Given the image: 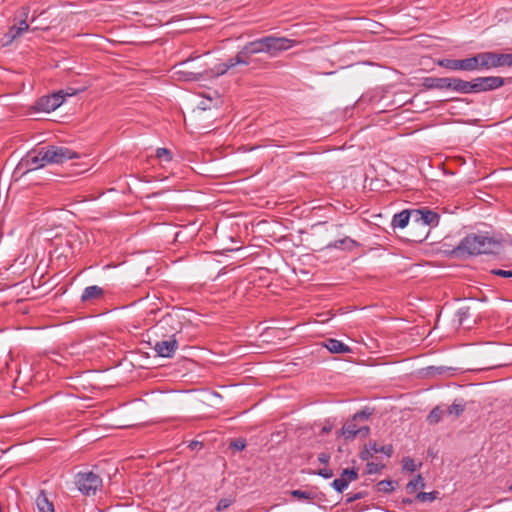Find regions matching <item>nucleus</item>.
Listing matches in <instances>:
<instances>
[{
  "instance_id": "c03bdc74",
  "label": "nucleus",
  "mask_w": 512,
  "mask_h": 512,
  "mask_svg": "<svg viewBox=\"0 0 512 512\" xmlns=\"http://www.w3.org/2000/svg\"><path fill=\"white\" fill-rule=\"evenodd\" d=\"M197 444V442H192L190 446L196 447Z\"/></svg>"
},
{
  "instance_id": "4468645a",
  "label": "nucleus",
  "mask_w": 512,
  "mask_h": 512,
  "mask_svg": "<svg viewBox=\"0 0 512 512\" xmlns=\"http://www.w3.org/2000/svg\"><path fill=\"white\" fill-rule=\"evenodd\" d=\"M64 102V91H58L50 96L41 98L38 102V106L44 111H54L62 105Z\"/></svg>"
},
{
  "instance_id": "7c9ffc66",
  "label": "nucleus",
  "mask_w": 512,
  "mask_h": 512,
  "mask_svg": "<svg viewBox=\"0 0 512 512\" xmlns=\"http://www.w3.org/2000/svg\"><path fill=\"white\" fill-rule=\"evenodd\" d=\"M402 463H403V469L404 470H407V471H410V472H414V471L417 470V464L410 457L404 458Z\"/></svg>"
},
{
  "instance_id": "e433bc0d",
  "label": "nucleus",
  "mask_w": 512,
  "mask_h": 512,
  "mask_svg": "<svg viewBox=\"0 0 512 512\" xmlns=\"http://www.w3.org/2000/svg\"><path fill=\"white\" fill-rule=\"evenodd\" d=\"M317 474L323 478H331L333 476V471L331 469H320Z\"/></svg>"
},
{
  "instance_id": "dca6fc26",
  "label": "nucleus",
  "mask_w": 512,
  "mask_h": 512,
  "mask_svg": "<svg viewBox=\"0 0 512 512\" xmlns=\"http://www.w3.org/2000/svg\"><path fill=\"white\" fill-rule=\"evenodd\" d=\"M19 166L25 168L26 171H32L42 168V160L38 155V150H33L27 153V155L20 161Z\"/></svg>"
},
{
  "instance_id": "ea45409f",
  "label": "nucleus",
  "mask_w": 512,
  "mask_h": 512,
  "mask_svg": "<svg viewBox=\"0 0 512 512\" xmlns=\"http://www.w3.org/2000/svg\"><path fill=\"white\" fill-rule=\"evenodd\" d=\"M373 456V452L371 451V448L368 446L367 449H365L362 453H361V459L362 460H368L370 457Z\"/></svg>"
},
{
  "instance_id": "a211bd4d",
  "label": "nucleus",
  "mask_w": 512,
  "mask_h": 512,
  "mask_svg": "<svg viewBox=\"0 0 512 512\" xmlns=\"http://www.w3.org/2000/svg\"><path fill=\"white\" fill-rule=\"evenodd\" d=\"M324 347L327 348L328 351L335 354H344L349 353L351 351L350 347L344 344L343 342L329 338L324 342Z\"/></svg>"
},
{
  "instance_id": "6e6552de",
  "label": "nucleus",
  "mask_w": 512,
  "mask_h": 512,
  "mask_svg": "<svg viewBox=\"0 0 512 512\" xmlns=\"http://www.w3.org/2000/svg\"><path fill=\"white\" fill-rule=\"evenodd\" d=\"M264 39V53L270 57H276L281 52L287 51L297 44L296 40L286 37L266 36Z\"/></svg>"
},
{
  "instance_id": "79ce46f5",
  "label": "nucleus",
  "mask_w": 512,
  "mask_h": 512,
  "mask_svg": "<svg viewBox=\"0 0 512 512\" xmlns=\"http://www.w3.org/2000/svg\"><path fill=\"white\" fill-rule=\"evenodd\" d=\"M329 459H330V456L327 453H320L318 455L319 462H321L323 464L328 463Z\"/></svg>"
},
{
  "instance_id": "393cba45",
  "label": "nucleus",
  "mask_w": 512,
  "mask_h": 512,
  "mask_svg": "<svg viewBox=\"0 0 512 512\" xmlns=\"http://www.w3.org/2000/svg\"><path fill=\"white\" fill-rule=\"evenodd\" d=\"M444 415V411L440 407H435L427 416V421L430 424H436L438 423L442 416Z\"/></svg>"
},
{
  "instance_id": "39448f33",
  "label": "nucleus",
  "mask_w": 512,
  "mask_h": 512,
  "mask_svg": "<svg viewBox=\"0 0 512 512\" xmlns=\"http://www.w3.org/2000/svg\"><path fill=\"white\" fill-rule=\"evenodd\" d=\"M423 86L427 89H450L458 93L465 94V80L454 77H426L423 80Z\"/></svg>"
},
{
  "instance_id": "c9c22d12",
  "label": "nucleus",
  "mask_w": 512,
  "mask_h": 512,
  "mask_svg": "<svg viewBox=\"0 0 512 512\" xmlns=\"http://www.w3.org/2000/svg\"><path fill=\"white\" fill-rule=\"evenodd\" d=\"M179 72L184 74V79L187 80V81H193V80H197L198 79L196 73L186 72V71H183V70H180Z\"/></svg>"
},
{
  "instance_id": "aec40b11",
  "label": "nucleus",
  "mask_w": 512,
  "mask_h": 512,
  "mask_svg": "<svg viewBox=\"0 0 512 512\" xmlns=\"http://www.w3.org/2000/svg\"><path fill=\"white\" fill-rule=\"evenodd\" d=\"M102 294H103V289L101 287L96 286V285L88 286L84 289L82 296H81V300L84 302L90 301V300L97 299V298L101 297Z\"/></svg>"
},
{
  "instance_id": "f3484780",
  "label": "nucleus",
  "mask_w": 512,
  "mask_h": 512,
  "mask_svg": "<svg viewBox=\"0 0 512 512\" xmlns=\"http://www.w3.org/2000/svg\"><path fill=\"white\" fill-rule=\"evenodd\" d=\"M236 65H242V63H236V55L230 59H228L226 62L221 63L210 69L209 71H206L207 76H221L226 74L231 68L235 67Z\"/></svg>"
},
{
  "instance_id": "a19ab883",
  "label": "nucleus",
  "mask_w": 512,
  "mask_h": 512,
  "mask_svg": "<svg viewBox=\"0 0 512 512\" xmlns=\"http://www.w3.org/2000/svg\"><path fill=\"white\" fill-rule=\"evenodd\" d=\"M245 443L243 441H235L231 444V447L240 451V450H243L245 448Z\"/></svg>"
},
{
  "instance_id": "c756f323",
  "label": "nucleus",
  "mask_w": 512,
  "mask_h": 512,
  "mask_svg": "<svg viewBox=\"0 0 512 512\" xmlns=\"http://www.w3.org/2000/svg\"><path fill=\"white\" fill-rule=\"evenodd\" d=\"M156 157L158 159H160V160H165V161H171L172 160V154L166 148H158L156 150Z\"/></svg>"
},
{
  "instance_id": "4be33fe9",
  "label": "nucleus",
  "mask_w": 512,
  "mask_h": 512,
  "mask_svg": "<svg viewBox=\"0 0 512 512\" xmlns=\"http://www.w3.org/2000/svg\"><path fill=\"white\" fill-rule=\"evenodd\" d=\"M369 447L371 448V451L373 452V454H375V453H383V454H385V455H387L389 457L393 453V447L391 445L378 446L374 442V443H370Z\"/></svg>"
},
{
  "instance_id": "20e7f679",
  "label": "nucleus",
  "mask_w": 512,
  "mask_h": 512,
  "mask_svg": "<svg viewBox=\"0 0 512 512\" xmlns=\"http://www.w3.org/2000/svg\"><path fill=\"white\" fill-rule=\"evenodd\" d=\"M370 416V413L366 411H360L353 415V417L348 420L342 427V435L346 440H352L356 436H360L365 438L369 434L368 426H359L358 421L367 420Z\"/></svg>"
},
{
  "instance_id": "2eb2a0df",
  "label": "nucleus",
  "mask_w": 512,
  "mask_h": 512,
  "mask_svg": "<svg viewBox=\"0 0 512 512\" xmlns=\"http://www.w3.org/2000/svg\"><path fill=\"white\" fill-rule=\"evenodd\" d=\"M412 217L415 218V221H421L428 226H437L439 223V215L428 209L413 210Z\"/></svg>"
},
{
  "instance_id": "f257e3e1",
  "label": "nucleus",
  "mask_w": 512,
  "mask_h": 512,
  "mask_svg": "<svg viewBox=\"0 0 512 512\" xmlns=\"http://www.w3.org/2000/svg\"><path fill=\"white\" fill-rule=\"evenodd\" d=\"M181 325L182 324L179 319L172 314L165 315L158 322V327L160 329L172 333L167 339L157 341L155 343L154 350L158 356L171 358L174 355L178 349V341L175 337L180 331Z\"/></svg>"
},
{
  "instance_id": "423d86ee",
  "label": "nucleus",
  "mask_w": 512,
  "mask_h": 512,
  "mask_svg": "<svg viewBox=\"0 0 512 512\" xmlns=\"http://www.w3.org/2000/svg\"><path fill=\"white\" fill-rule=\"evenodd\" d=\"M465 94L495 90L504 85V79L498 76L478 77L465 81Z\"/></svg>"
},
{
  "instance_id": "6ab92c4d",
  "label": "nucleus",
  "mask_w": 512,
  "mask_h": 512,
  "mask_svg": "<svg viewBox=\"0 0 512 512\" xmlns=\"http://www.w3.org/2000/svg\"><path fill=\"white\" fill-rule=\"evenodd\" d=\"M36 506L39 512H54V505L49 501L44 491H40L36 497Z\"/></svg>"
},
{
  "instance_id": "a878e982",
  "label": "nucleus",
  "mask_w": 512,
  "mask_h": 512,
  "mask_svg": "<svg viewBox=\"0 0 512 512\" xmlns=\"http://www.w3.org/2000/svg\"><path fill=\"white\" fill-rule=\"evenodd\" d=\"M439 492L438 491H432V492H419L416 495V499L420 502H432L435 499L438 498Z\"/></svg>"
},
{
  "instance_id": "473e14b6",
  "label": "nucleus",
  "mask_w": 512,
  "mask_h": 512,
  "mask_svg": "<svg viewBox=\"0 0 512 512\" xmlns=\"http://www.w3.org/2000/svg\"><path fill=\"white\" fill-rule=\"evenodd\" d=\"M459 324L462 325L464 320L469 316V308L463 307L457 311Z\"/></svg>"
},
{
  "instance_id": "f704fd0d",
  "label": "nucleus",
  "mask_w": 512,
  "mask_h": 512,
  "mask_svg": "<svg viewBox=\"0 0 512 512\" xmlns=\"http://www.w3.org/2000/svg\"><path fill=\"white\" fill-rule=\"evenodd\" d=\"M231 505V501L229 499H221L217 506H216V510L217 511H222V510H225L227 509L229 506Z\"/></svg>"
},
{
  "instance_id": "f03ea898",
  "label": "nucleus",
  "mask_w": 512,
  "mask_h": 512,
  "mask_svg": "<svg viewBox=\"0 0 512 512\" xmlns=\"http://www.w3.org/2000/svg\"><path fill=\"white\" fill-rule=\"evenodd\" d=\"M494 241L483 235H468L459 244L458 249L470 255L488 253L492 250Z\"/></svg>"
},
{
  "instance_id": "37998d69",
  "label": "nucleus",
  "mask_w": 512,
  "mask_h": 512,
  "mask_svg": "<svg viewBox=\"0 0 512 512\" xmlns=\"http://www.w3.org/2000/svg\"><path fill=\"white\" fill-rule=\"evenodd\" d=\"M64 91V99L67 97V96H73L77 93V91L73 88H68L66 90H63Z\"/></svg>"
},
{
  "instance_id": "ddd939ff",
  "label": "nucleus",
  "mask_w": 512,
  "mask_h": 512,
  "mask_svg": "<svg viewBox=\"0 0 512 512\" xmlns=\"http://www.w3.org/2000/svg\"><path fill=\"white\" fill-rule=\"evenodd\" d=\"M28 29V23L25 20L20 21L18 26L14 25L10 27L9 30L3 34V36L0 39L1 44L3 46H8L12 44L24 32H27Z\"/></svg>"
},
{
  "instance_id": "b1692460",
  "label": "nucleus",
  "mask_w": 512,
  "mask_h": 512,
  "mask_svg": "<svg viewBox=\"0 0 512 512\" xmlns=\"http://www.w3.org/2000/svg\"><path fill=\"white\" fill-rule=\"evenodd\" d=\"M291 496L298 500H309L313 501L315 499V494L309 491L303 490H292L290 492Z\"/></svg>"
},
{
  "instance_id": "58836bf2",
  "label": "nucleus",
  "mask_w": 512,
  "mask_h": 512,
  "mask_svg": "<svg viewBox=\"0 0 512 512\" xmlns=\"http://www.w3.org/2000/svg\"><path fill=\"white\" fill-rule=\"evenodd\" d=\"M362 497H363L362 493L348 494L347 502L351 503V502L361 499Z\"/></svg>"
},
{
  "instance_id": "5701e85b",
  "label": "nucleus",
  "mask_w": 512,
  "mask_h": 512,
  "mask_svg": "<svg viewBox=\"0 0 512 512\" xmlns=\"http://www.w3.org/2000/svg\"><path fill=\"white\" fill-rule=\"evenodd\" d=\"M425 486L424 480L421 475H417L413 480H411L407 486L406 489L409 493H413L418 488H423Z\"/></svg>"
},
{
  "instance_id": "49530a36",
  "label": "nucleus",
  "mask_w": 512,
  "mask_h": 512,
  "mask_svg": "<svg viewBox=\"0 0 512 512\" xmlns=\"http://www.w3.org/2000/svg\"><path fill=\"white\" fill-rule=\"evenodd\" d=\"M508 489H509V491H512V485H510Z\"/></svg>"
},
{
  "instance_id": "9b49d317",
  "label": "nucleus",
  "mask_w": 512,
  "mask_h": 512,
  "mask_svg": "<svg viewBox=\"0 0 512 512\" xmlns=\"http://www.w3.org/2000/svg\"><path fill=\"white\" fill-rule=\"evenodd\" d=\"M49 151L52 164H62L68 160L78 158V154L64 146L50 145Z\"/></svg>"
},
{
  "instance_id": "2f4dec72",
  "label": "nucleus",
  "mask_w": 512,
  "mask_h": 512,
  "mask_svg": "<svg viewBox=\"0 0 512 512\" xmlns=\"http://www.w3.org/2000/svg\"><path fill=\"white\" fill-rule=\"evenodd\" d=\"M384 468V465L374 462H368L366 465V472L368 474H376Z\"/></svg>"
},
{
  "instance_id": "0eeeda50",
  "label": "nucleus",
  "mask_w": 512,
  "mask_h": 512,
  "mask_svg": "<svg viewBox=\"0 0 512 512\" xmlns=\"http://www.w3.org/2000/svg\"><path fill=\"white\" fill-rule=\"evenodd\" d=\"M76 485L82 494L91 496L102 487V479L93 472H79L76 475Z\"/></svg>"
},
{
  "instance_id": "9d476101",
  "label": "nucleus",
  "mask_w": 512,
  "mask_h": 512,
  "mask_svg": "<svg viewBox=\"0 0 512 512\" xmlns=\"http://www.w3.org/2000/svg\"><path fill=\"white\" fill-rule=\"evenodd\" d=\"M438 65L449 70H477L476 55L466 59H442L438 61Z\"/></svg>"
},
{
  "instance_id": "bb28decb",
  "label": "nucleus",
  "mask_w": 512,
  "mask_h": 512,
  "mask_svg": "<svg viewBox=\"0 0 512 512\" xmlns=\"http://www.w3.org/2000/svg\"><path fill=\"white\" fill-rule=\"evenodd\" d=\"M38 155H40V160H42V166L45 167L46 165L52 164L51 163V156L49 147H42L38 149Z\"/></svg>"
},
{
  "instance_id": "cd10ccee",
  "label": "nucleus",
  "mask_w": 512,
  "mask_h": 512,
  "mask_svg": "<svg viewBox=\"0 0 512 512\" xmlns=\"http://www.w3.org/2000/svg\"><path fill=\"white\" fill-rule=\"evenodd\" d=\"M378 492L389 493L394 490L393 482L390 480H382L376 485Z\"/></svg>"
},
{
  "instance_id": "f8f14e48",
  "label": "nucleus",
  "mask_w": 512,
  "mask_h": 512,
  "mask_svg": "<svg viewBox=\"0 0 512 512\" xmlns=\"http://www.w3.org/2000/svg\"><path fill=\"white\" fill-rule=\"evenodd\" d=\"M358 479V472L355 469H344L341 476L335 479L331 486L339 493H342L348 485Z\"/></svg>"
},
{
  "instance_id": "c85d7f7f",
  "label": "nucleus",
  "mask_w": 512,
  "mask_h": 512,
  "mask_svg": "<svg viewBox=\"0 0 512 512\" xmlns=\"http://www.w3.org/2000/svg\"><path fill=\"white\" fill-rule=\"evenodd\" d=\"M464 411V406L461 404L453 403L451 406L448 407L446 413L448 415L458 417L462 414Z\"/></svg>"
},
{
  "instance_id": "4c0bfd02",
  "label": "nucleus",
  "mask_w": 512,
  "mask_h": 512,
  "mask_svg": "<svg viewBox=\"0 0 512 512\" xmlns=\"http://www.w3.org/2000/svg\"><path fill=\"white\" fill-rule=\"evenodd\" d=\"M346 242H349L351 244H354L355 242L349 238H346V239H342V240H338L336 241L332 246L334 248H341L343 246V244H345Z\"/></svg>"
},
{
  "instance_id": "72a5a7b5",
  "label": "nucleus",
  "mask_w": 512,
  "mask_h": 512,
  "mask_svg": "<svg viewBox=\"0 0 512 512\" xmlns=\"http://www.w3.org/2000/svg\"><path fill=\"white\" fill-rule=\"evenodd\" d=\"M491 273L496 276L511 278L512 271L511 270H503V269H493Z\"/></svg>"
},
{
  "instance_id": "7ed1b4c3",
  "label": "nucleus",
  "mask_w": 512,
  "mask_h": 512,
  "mask_svg": "<svg viewBox=\"0 0 512 512\" xmlns=\"http://www.w3.org/2000/svg\"><path fill=\"white\" fill-rule=\"evenodd\" d=\"M477 70L512 66V54L482 52L476 54Z\"/></svg>"
},
{
  "instance_id": "412c9836",
  "label": "nucleus",
  "mask_w": 512,
  "mask_h": 512,
  "mask_svg": "<svg viewBox=\"0 0 512 512\" xmlns=\"http://www.w3.org/2000/svg\"><path fill=\"white\" fill-rule=\"evenodd\" d=\"M410 216H412V211L409 212L407 210L395 214L392 219L393 227L405 228L409 223Z\"/></svg>"
},
{
  "instance_id": "1a4fd4ad",
  "label": "nucleus",
  "mask_w": 512,
  "mask_h": 512,
  "mask_svg": "<svg viewBox=\"0 0 512 512\" xmlns=\"http://www.w3.org/2000/svg\"><path fill=\"white\" fill-rule=\"evenodd\" d=\"M264 53V39L260 38L247 43L237 54L236 63L242 65H249L250 59L253 55Z\"/></svg>"
},
{
  "instance_id": "a18cd8bd",
  "label": "nucleus",
  "mask_w": 512,
  "mask_h": 512,
  "mask_svg": "<svg viewBox=\"0 0 512 512\" xmlns=\"http://www.w3.org/2000/svg\"><path fill=\"white\" fill-rule=\"evenodd\" d=\"M197 444V442H192L190 446L196 447Z\"/></svg>"
}]
</instances>
